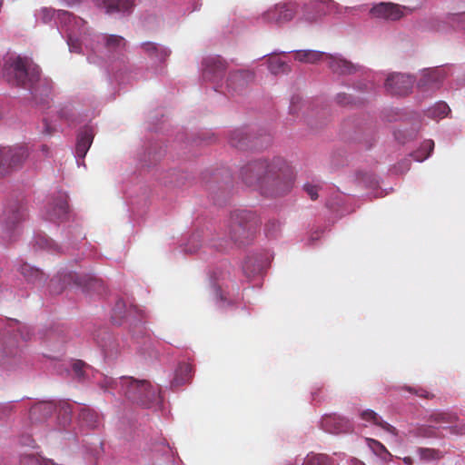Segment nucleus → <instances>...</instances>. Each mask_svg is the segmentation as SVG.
I'll list each match as a JSON object with an SVG mask.
<instances>
[{"mask_svg":"<svg viewBox=\"0 0 465 465\" xmlns=\"http://www.w3.org/2000/svg\"><path fill=\"white\" fill-rule=\"evenodd\" d=\"M335 5L332 0H313L303 5L302 18L308 22L316 21Z\"/></svg>","mask_w":465,"mask_h":465,"instance_id":"13","label":"nucleus"},{"mask_svg":"<svg viewBox=\"0 0 465 465\" xmlns=\"http://www.w3.org/2000/svg\"><path fill=\"white\" fill-rule=\"evenodd\" d=\"M371 13L375 17L391 21L398 20L403 15L401 7L391 3H380L371 8Z\"/></svg>","mask_w":465,"mask_h":465,"instance_id":"17","label":"nucleus"},{"mask_svg":"<svg viewBox=\"0 0 465 465\" xmlns=\"http://www.w3.org/2000/svg\"><path fill=\"white\" fill-rule=\"evenodd\" d=\"M430 419L437 424H452L457 420V416L450 412H435Z\"/></svg>","mask_w":465,"mask_h":465,"instance_id":"38","label":"nucleus"},{"mask_svg":"<svg viewBox=\"0 0 465 465\" xmlns=\"http://www.w3.org/2000/svg\"><path fill=\"white\" fill-rule=\"evenodd\" d=\"M434 149V142L432 140H425L420 147L412 153V157L417 162H422L427 159Z\"/></svg>","mask_w":465,"mask_h":465,"instance_id":"33","label":"nucleus"},{"mask_svg":"<svg viewBox=\"0 0 465 465\" xmlns=\"http://www.w3.org/2000/svg\"><path fill=\"white\" fill-rule=\"evenodd\" d=\"M419 453L420 456V459L425 460H438L440 458V453L439 450H433V449H419Z\"/></svg>","mask_w":465,"mask_h":465,"instance_id":"42","label":"nucleus"},{"mask_svg":"<svg viewBox=\"0 0 465 465\" xmlns=\"http://www.w3.org/2000/svg\"><path fill=\"white\" fill-rule=\"evenodd\" d=\"M304 190L312 200L318 198V187L310 183L304 185Z\"/></svg>","mask_w":465,"mask_h":465,"instance_id":"45","label":"nucleus"},{"mask_svg":"<svg viewBox=\"0 0 465 465\" xmlns=\"http://www.w3.org/2000/svg\"><path fill=\"white\" fill-rule=\"evenodd\" d=\"M450 112L449 105L445 102H438L426 112L428 117L432 119L443 118Z\"/></svg>","mask_w":465,"mask_h":465,"instance_id":"34","label":"nucleus"},{"mask_svg":"<svg viewBox=\"0 0 465 465\" xmlns=\"http://www.w3.org/2000/svg\"><path fill=\"white\" fill-rule=\"evenodd\" d=\"M55 16H56V10L54 8L45 7V6L41 7L35 13V17H36L37 21H40L43 24L50 25H53V24L56 25Z\"/></svg>","mask_w":465,"mask_h":465,"instance_id":"32","label":"nucleus"},{"mask_svg":"<svg viewBox=\"0 0 465 465\" xmlns=\"http://www.w3.org/2000/svg\"><path fill=\"white\" fill-rule=\"evenodd\" d=\"M56 406L51 401H41L35 403L30 410V419L33 422H38L51 416Z\"/></svg>","mask_w":465,"mask_h":465,"instance_id":"23","label":"nucleus"},{"mask_svg":"<svg viewBox=\"0 0 465 465\" xmlns=\"http://www.w3.org/2000/svg\"><path fill=\"white\" fill-rule=\"evenodd\" d=\"M445 76V69L442 67L427 69L422 72V74L418 81V87L423 91L436 88Z\"/></svg>","mask_w":465,"mask_h":465,"instance_id":"15","label":"nucleus"},{"mask_svg":"<svg viewBox=\"0 0 465 465\" xmlns=\"http://www.w3.org/2000/svg\"><path fill=\"white\" fill-rule=\"evenodd\" d=\"M65 28L67 45L71 53L79 54L82 45H87L85 22L67 11L60 10V25Z\"/></svg>","mask_w":465,"mask_h":465,"instance_id":"5","label":"nucleus"},{"mask_svg":"<svg viewBox=\"0 0 465 465\" xmlns=\"http://www.w3.org/2000/svg\"><path fill=\"white\" fill-rule=\"evenodd\" d=\"M94 3L97 6L104 8L109 14L130 12L134 5V0H94Z\"/></svg>","mask_w":465,"mask_h":465,"instance_id":"22","label":"nucleus"},{"mask_svg":"<svg viewBox=\"0 0 465 465\" xmlns=\"http://www.w3.org/2000/svg\"><path fill=\"white\" fill-rule=\"evenodd\" d=\"M414 78L404 74H391L385 82L386 90L392 95L404 96L410 94L414 84Z\"/></svg>","mask_w":465,"mask_h":465,"instance_id":"12","label":"nucleus"},{"mask_svg":"<svg viewBox=\"0 0 465 465\" xmlns=\"http://www.w3.org/2000/svg\"><path fill=\"white\" fill-rule=\"evenodd\" d=\"M336 102L341 105L349 104L351 103V96L344 93L338 94L336 96Z\"/></svg>","mask_w":465,"mask_h":465,"instance_id":"47","label":"nucleus"},{"mask_svg":"<svg viewBox=\"0 0 465 465\" xmlns=\"http://www.w3.org/2000/svg\"><path fill=\"white\" fill-rule=\"evenodd\" d=\"M279 223L278 222H272L270 223H268L266 225V230L268 231V232L270 233V227H272L273 230H278L279 229ZM271 235L273 236V233L271 232Z\"/></svg>","mask_w":465,"mask_h":465,"instance_id":"48","label":"nucleus"},{"mask_svg":"<svg viewBox=\"0 0 465 465\" xmlns=\"http://www.w3.org/2000/svg\"><path fill=\"white\" fill-rule=\"evenodd\" d=\"M2 74L11 85L29 91L33 105L43 114V134H54L57 111L52 105L51 80L41 75L40 68L33 59L25 55L10 54L5 59Z\"/></svg>","mask_w":465,"mask_h":465,"instance_id":"1","label":"nucleus"},{"mask_svg":"<svg viewBox=\"0 0 465 465\" xmlns=\"http://www.w3.org/2000/svg\"><path fill=\"white\" fill-rule=\"evenodd\" d=\"M100 345L104 349V353L108 356H113L118 352V350L114 349L113 346V341H110L108 344L106 342L101 343Z\"/></svg>","mask_w":465,"mask_h":465,"instance_id":"46","label":"nucleus"},{"mask_svg":"<svg viewBox=\"0 0 465 465\" xmlns=\"http://www.w3.org/2000/svg\"><path fill=\"white\" fill-rule=\"evenodd\" d=\"M327 54L316 50H299L295 52L294 59L301 63L316 64L326 59Z\"/></svg>","mask_w":465,"mask_h":465,"instance_id":"28","label":"nucleus"},{"mask_svg":"<svg viewBox=\"0 0 465 465\" xmlns=\"http://www.w3.org/2000/svg\"><path fill=\"white\" fill-rule=\"evenodd\" d=\"M446 23L453 29L465 31V13L452 14L447 16Z\"/></svg>","mask_w":465,"mask_h":465,"instance_id":"37","label":"nucleus"},{"mask_svg":"<svg viewBox=\"0 0 465 465\" xmlns=\"http://www.w3.org/2000/svg\"><path fill=\"white\" fill-rule=\"evenodd\" d=\"M361 418L368 422L372 423L373 425L379 426L385 431L392 434L393 436L397 435V430L392 425L388 422L382 420V419L372 410H365L361 411Z\"/></svg>","mask_w":465,"mask_h":465,"instance_id":"25","label":"nucleus"},{"mask_svg":"<svg viewBox=\"0 0 465 465\" xmlns=\"http://www.w3.org/2000/svg\"><path fill=\"white\" fill-rule=\"evenodd\" d=\"M415 393H417L420 397H423V398H426V399H430L432 397V395L427 391H425L424 390H419V391H416Z\"/></svg>","mask_w":465,"mask_h":465,"instance_id":"49","label":"nucleus"},{"mask_svg":"<svg viewBox=\"0 0 465 465\" xmlns=\"http://www.w3.org/2000/svg\"><path fill=\"white\" fill-rule=\"evenodd\" d=\"M79 420L83 425L91 429H94L99 425V416L91 409L84 408L79 414Z\"/></svg>","mask_w":465,"mask_h":465,"instance_id":"31","label":"nucleus"},{"mask_svg":"<svg viewBox=\"0 0 465 465\" xmlns=\"http://www.w3.org/2000/svg\"><path fill=\"white\" fill-rule=\"evenodd\" d=\"M249 263H250V260L246 261L243 264V270L244 271H247V269L249 268Z\"/></svg>","mask_w":465,"mask_h":465,"instance_id":"52","label":"nucleus"},{"mask_svg":"<svg viewBox=\"0 0 465 465\" xmlns=\"http://www.w3.org/2000/svg\"><path fill=\"white\" fill-rule=\"evenodd\" d=\"M269 63V70L273 74H278L280 73H284L288 70V65L285 62L282 61L280 58L273 56L268 60Z\"/></svg>","mask_w":465,"mask_h":465,"instance_id":"39","label":"nucleus"},{"mask_svg":"<svg viewBox=\"0 0 465 465\" xmlns=\"http://www.w3.org/2000/svg\"><path fill=\"white\" fill-rule=\"evenodd\" d=\"M369 447L374 451L375 454L381 456L382 454H390L386 448L378 440L367 439Z\"/></svg>","mask_w":465,"mask_h":465,"instance_id":"43","label":"nucleus"},{"mask_svg":"<svg viewBox=\"0 0 465 465\" xmlns=\"http://www.w3.org/2000/svg\"><path fill=\"white\" fill-rule=\"evenodd\" d=\"M329 68L337 74H351L358 71L359 66L337 55L327 54Z\"/></svg>","mask_w":465,"mask_h":465,"instance_id":"18","label":"nucleus"},{"mask_svg":"<svg viewBox=\"0 0 465 465\" xmlns=\"http://www.w3.org/2000/svg\"><path fill=\"white\" fill-rule=\"evenodd\" d=\"M322 427L333 434L348 432L351 429L349 420L336 414L324 416L322 420Z\"/></svg>","mask_w":465,"mask_h":465,"instance_id":"16","label":"nucleus"},{"mask_svg":"<svg viewBox=\"0 0 465 465\" xmlns=\"http://www.w3.org/2000/svg\"><path fill=\"white\" fill-rule=\"evenodd\" d=\"M203 77L204 80L219 84L222 83L226 70L227 63L221 56L208 57L204 59Z\"/></svg>","mask_w":465,"mask_h":465,"instance_id":"11","label":"nucleus"},{"mask_svg":"<svg viewBox=\"0 0 465 465\" xmlns=\"http://www.w3.org/2000/svg\"><path fill=\"white\" fill-rule=\"evenodd\" d=\"M94 137V134L90 126H85L79 131L75 146V156L78 159H84L85 157L93 143Z\"/></svg>","mask_w":465,"mask_h":465,"instance_id":"19","label":"nucleus"},{"mask_svg":"<svg viewBox=\"0 0 465 465\" xmlns=\"http://www.w3.org/2000/svg\"><path fill=\"white\" fill-rule=\"evenodd\" d=\"M126 378L127 377H123L117 381L113 379L112 377L103 375L99 380L98 384L99 387L104 391H114L117 390L118 388L121 391V381Z\"/></svg>","mask_w":465,"mask_h":465,"instance_id":"36","label":"nucleus"},{"mask_svg":"<svg viewBox=\"0 0 465 465\" xmlns=\"http://www.w3.org/2000/svg\"><path fill=\"white\" fill-rule=\"evenodd\" d=\"M241 178L244 184L270 198L287 194L294 183L292 168L280 157L272 161L259 159L248 163L241 169Z\"/></svg>","mask_w":465,"mask_h":465,"instance_id":"2","label":"nucleus"},{"mask_svg":"<svg viewBox=\"0 0 465 465\" xmlns=\"http://www.w3.org/2000/svg\"><path fill=\"white\" fill-rule=\"evenodd\" d=\"M42 151L45 154H47L48 153V147L46 145H43L42 146Z\"/></svg>","mask_w":465,"mask_h":465,"instance_id":"53","label":"nucleus"},{"mask_svg":"<svg viewBox=\"0 0 465 465\" xmlns=\"http://www.w3.org/2000/svg\"><path fill=\"white\" fill-rule=\"evenodd\" d=\"M265 140H266L267 143H269L271 142V139H270V137H269V136H266V137H265Z\"/></svg>","mask_w":465,"mask_h":465,"instance_id":"54","label":"nucleus"},{"mask_svg":"<svg viewBox=\"0 0 465 465\" xmlns=\"http://www.w3.org/2000/svg\"><path fill=\"white\" fill-rule=\"evenodd\" d=\"M58 201L57 198L48 196L43 202V205L40 210V216L44 221L49 222L56 225L58 220Z\"/></svg>","mask_w":465,"mask_h":465,"instance_id":"21","label":"nucleus"},{"mask_svg":"<svg viewBox=\"0 0 465 465\" xmlns=\"http://www.w3.org/2000/svg\"><path fill=\"white\" fill-rule=\"evenodd\" d=\"M253 73L248 70L230 72L226 79V87L232 92H241L253 80Z\"/></svg>","mask_w":465,"mask_h":465,"instance_id":"14","label":"nucleus"},{"mask_svg":"<svg viewBox=\"0 0 465 465\" xmlns=\"http://www.w3.org/2000/svg\"><path fill=\"white\" fill-rule=\"evenodd\" d=\"M59 208H60V221L62 220L64 215H68L69 216V214H70V206H69L68 202H67V195L63 196L60 193V205H59Z\"/></svg>","mask_w":465,"mask_h":465,"instance_id":"44","label":"nucleus"},{"mask_svg":"<svg viewBox=\"0 0 465 465\" xmlns=\"http://www.w3.org/2000/svg\"><path fill=\"white\" fill-rule=\"evenodd\" d=\"M64 288L75 287L83 292H96L103 287L101 280L90 275H78L75 272H67L60 275V286Z\"/></svg>","mask_w":465,"mask_h":465,"instance_id":"9","label":"nucleus"},{"mask_svg":"<svg viewBox=\"0 0 465 465\" xmlns=\"http://www.w3.org/2000/svg\"><path fill=\"white\" fill-rule=\"evenodd\" d=\"M141 47L154 61L163 62L170 55V51L167 48L152 42L143 43Z\"/></svg>","mask_w":465,"mask_h":465,"instance_id":"27","label":"nucleus"},{"mask_svg":"<svg viewBox=\"0 0 465 465\" xmlns=\"http://www.w3.org/2000/svg\"><path fill=\"white\" fill-rule=\"evenodd\" d=\"M303 465H332L331 459L325 454L308 455Z\"/></svg>","mask_w":465,"mask_h":465,"instance_id":"40","label":"nucleus"},{"mask_svg":"<svg viewBox=\"0 0 465 465\" xmlns=\"http://www.w3.org/2000/svg\"><path fill=\"white\" fill-rule=\"evenodd\" d=\"M59 408L60 426L63 425L65 427L71 422L74 404L70 403L69 401H60Z\"/></svg>","mask_w":465,"mask_h":465,"instance_id":"35","label":"nucleus"},{"mask_svg":"<svg viewBox=\"0 0 465 465\" xmlns=\"http://www.w3.org/2000/svg\"><path fill=\"white\" fill-rule=\"evenodd\" d=\"M91 367L82 360H73L70 363V369H64L69 376L78 382H84L87 379V370Z\"/></svg>","mask_w":465,"mask_h":465,"instance_id":"24","label":"nucleus"},{"mask_svg":"<svg viewBox=\"0 0 465 465\" xmlns=\"http://www.w3.org/2000/svg\"><path fill=\"white\" fill-rule=\"evenodd\" d=\"M104 45L109 52H121L125 49L126 41L124 37L116 35H104Z\"/></svg>","mask_w":465,"mask_h":465,"instance_id":"30","label":"nucleus"},{"mask_svg":"<svg viewBox=\"0 0 465 465\" xmlns=\"http://www.w3.org/2000/svg\"><path fill=\"white\" fill-rule=\"evenodd\" d=\"M193 369L190 363L183 362L175 370L172 386L178 387L188 383L193 379Z\"/></svg>","mask_w":465,"mask_h":465,"instance_id":"26","label":"nucleus"},{"mask_svg":"<svg viewBox=\"0 0 465 465\" xmlns=\"http://www.w3.org/2000/svg\"><path fill=\"white\" fill-rule=\"evenodd\" d=\"M28 155V148L25 145L0 148V175L21 167Z\"/></svg>","mask_w":465,"mask_h":465,"instance_id":"8","label":"nucleus"},{"mask_svg":"<svg viewBox=\"0 0 465 465\" xmlns=\"http://www.w3.org/2000/svg\"><path fill=\"white\" fill-rule=\"evenodd\" d=\"M21 465H54L51 460H42L34 453L25 454L20 460Z\"/></svg>","mask_w":465,"mask_h":465,"instance_id":"41","label":"nucleus"},{"mask_svg":"<svg viewBox=\"0 0 465 465\" xmlns=\"http://www.w3.org/2000/svg\"><path fill=\"white\" fill-rule=\"evenodd\" d=\"M42 247H47L49 245V239L48 237L45 236L42 239Z\"/></svg>","mask_w":465,"mask_h":465,"instance_id":"51","label":"nucleus"},{"mask_svg":"<svg viewBox=\"0 0 465 465\" xmlns=\"http://www.w3.org/2000/svg\"><path fill=\"white\" fill-rule=\"evenodd\" d=\"M17 271L29 283H35L40 281L43 274L38 268L34 267L26 262H20L17 266Z\"/></svg>","mask_w":465,"mask_h":465,"instance_id":"29","label":"nucleus"},{"mask_svg":"<svg viewBox=\"0 0 465 465\" xmlns=\"http://www.w3.org/2000/svg\"><path fill=\"white\" fill-rule=\"evenodd\" d=\"M298 4L296 2H283L275 5L264 14V19L271 23L282 25L290 22L297 14Z\"/></svg>","mask_w":465,"mask_h":465,"instance_id":"10","label":"nucleus"},{"mask_svg":"<svg viewBox=\"0 0 465 465\" xmlns=\"http://www.w3.org/2000/svg\"><path fill=\"white\" fill-rule=\"evenodd\" d=\"M260 224L257 214L249 210H236L231 214L229 234L235 242L244 243L256 232Z\"/></svg>","mask_w":465,"mask_h":465,"instance_id":"4","label":"nucleus"},{"mask_svg":"<svg viewBox=\"0 0 465 465\" xmlns=\"http://www.w3.org/2000/svg\"><path fill=\"white\" fill-rule=\"evenodd\" d=\"M229 143L240 150L260 147L258 140L252 141L250 134L243 129L233 130L230 134Z\"/></svg>","mask_w":465,"mask_h":465,"instance_id":"20","label":"nucleus"},{"mask_svg":"<svg viewBox=\"0 0 465 465\" xmlns=\"http://www.w3.org/2000/svg\"><path fill=\"white\" fill-rule=\"evenodd\" d=\"M26 215V208L20 202H12L5 207L2 218L3 238L5 241L13 242L18 238Z\"/></svg>","mask_w":465,"mask_h":465,"instance_id":"6","label":"nucleus"},{"mask_svg":"<svg viewBox=\"0 0 465 465\" xmlns=\"http://www.w3.org/2000/svg\"><path fill=\"white\" fill-rule=\"evenodd\" d=\"M159 391L157 385L153 386L145 380L127 377L121 381V392L132 402L147 408L159 401Z\"/></svg>","mask_w":465,"mask_h":465,"instance_id":"3","label":"nucleus"},{"mask_svg":"<svg viewBox=\"0 0 465 465\" xmlns=\"http://www.w3.org/2000/svg\"><path fill=\"white\" fill-rule=\"evenodd\" d=\"M20 323L14 319H0V357L9 356L12 348L17 343V333L19 331L23 340L28 339L21 331Z\"/></svg>","mask_w":465,"mask_h":465,"instance_id":"7","label":"nucleus"},{"mask_svg":"<svg viewBox=\"0 0 465 465\" xmlns=\"http://www.w3.org/2000/svg\"><path fill=\"white\" fill-rule=\"evenodd\" d=\"M62 1L64 2L65 5L68 6L77 5L81 2V0H62Z\"/></svg>","mask_w":465,"mask_h":465,"instance_id":"50","label":"nucleus"}]
</instances>
